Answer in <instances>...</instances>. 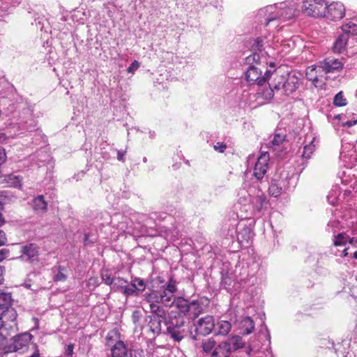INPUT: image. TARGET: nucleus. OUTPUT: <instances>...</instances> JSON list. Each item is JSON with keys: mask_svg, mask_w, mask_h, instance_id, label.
Here are the masks:
<instances>
[{"mask_svg": "<svg viewBox=\"0 0 357 357\" xmlns=\"http://www.w3.org/2000/svg\"><path fill=\"white\" fill-rule=\"evenodd\" d=\"M5 180L11 187L20 188L22 185L21 179L19 178V176L14 174H8L6 176Z\"/></svg>", "mask_w": 357, "mask_h": 357, "instance_id": "28", "label": "nucleus"}, {"mask_svg": "<svg viewBox=\"0 0 357 357\" xmlns=\"http://www.w3.org/2000/svg\"><path fill=\"white\" fill-rule=\"evenodd\" d=\"M149 303L151 312L155 314L157 319H159L162 321L165 320V311L161 306L158 305L159 303H157L156 302H152Z\"/></svg>", "mask_w": 357, "mask_h": 357, "instance_id": "21", "label": "nucleus"}, {"mask_svg": "<svg viewBox=\"0 0 357 357\" xmlns=\"http://www.w3.org/2000/svg\"><path fill=\"white\" fill-rule=\"evenodd\" d=\"M6 199L3 192L0 191V206H1Z\"/></svg>", "mask_w": 357, "mask_h": 357, "instance_id": "51", "label": "nucleus"}, {"mask_svg": "<svg viewBox=\"0 0 357 357\" xmlns=\"http://www.w3.org/2000/svg\"><path fill=\"white\" fill-rule=\"evenodd\" d=\"M3 321H2V315L0 314V336H2L3 338H6L10 335V333L7 328L3 326Z\"/></svg>", "mask_w": 357, "mask_h": 357, "instance_id": "37", "label": "nucleus"}, {"mask_svg": "<svg viewBox=\"0 0 357 357\" xmlns=\"http://www.w3.org/2000/svg\"><path fill=\"white\" fill-rule=\"evenodd\" d=\"M84 243L85 244H88L89 243V236L88 234H84Z\"/></svg>", "mask_w": 357, "mask_h": 357, "instance_id": "55", "label": "nucleus"}, {"mask_svg": "<svg viewBox=\"0 0 357 357\" xmlns=\"http://www.w3.org/2000/svg\"><path fill=\"white\" fill-rule=\"evenodd\" d=\"M10 251L6 248L0 250V262L6 259L9 255Z\"/></svg>", "mask_w": 357, "mask_h": 357, "instance_id": "42", "label": "nucleus"}, {"mask_svg": "<svg viewBox=\"0 0 357 357\" xmlns=\"http://www.w3.org/2000/svg\"><path fill=\"white\" fill-rule=\"evenodd\" d=\"M254 46L255 50L259 52V54H260L261 56L266 57L275 56L273 48L271 47L265 37L257 38L255 41Z\"/></svg>", "mask_w": 357, "mask_h": 357, "instance_id": "9", "label": "nucleus"}, {"mask_svg": "<svg viewBox=\"0 0 357 357\" xmlns=\"http://www.w3.org/2000/svg\"><path fill=\"white\" fill-rule=\"evenodd\" d=\"M122 291L126 296H131L136 291V289L132 286V284L131 286H129L128 284H126Z\"/></svg>", "mask_w": 357, "mask_h": 357, "instance_id": "39", "label": "nucleus"}, {"mask_svg": "<svg viewBox=\"0 0 357 357\" xmlns=\"http://www.w3.org/2000/svg\"><path fill=\"white\" fill-rule=\"evenodd\" d=\"M162 320L157 319L156 317H151L149 322V330L154 334H158L161 331Z\"/></svg>", "mask_w": 357, "mask_h": 357, "instance_id": "24", "label": "nucleus"}, {"mask_svg": "<svg viewBox=\"0 0 357 357\" xmlns=\"http://www.w3.org/2000/svg\"><path fill=\"white\" fill-rule=\"evenodd\" d=\"M312 137V139L309 142L308 144H306L304 146L303 152L302 154V156L305 158H310L311 155L314 153L315 151L317 144L318 142L316 141V137L310 136Z\"/></svg>", "mask_w": 357, "mask_h": 357, "instance_id": "20", "label": "nucleus"}, {"mask_svg": "<svg viewBox=\"0 0 357 357\" xmlns=\"http://www.w3.org/2000/svg\"><path fill=\"white\" fill-rule=\"evenodd\" d=\"M248 61H250L251 57H248Z\"/></svg>", "mask_w": 357, "mask_h": 357, "instance_id": "61", "label": "nucleus"}, {"mask_svg": "<svg viewBox=\"0 0 357 357\" xmlns=\"http://www.w3.org/2000/svg\"><path fill=\"white\" fill-rule=\"evenodd\" d=\"M140 66V63L135 60L131 64L130 66L127 69V72L128 73H134L135 71H136Z\"/></svg>", "mask_w": 357, "mask_h": 357, "instance_id": "40", "label": "nucleus"}, {"mask_svg": "<svg viewBox=\"0 0 357 357\" xmlns=\"http://www.w3.org/2000/svg\"><path fill=\"white\" fill-rule=\"evenodd\" d=\"M348 236L344 233H340L334 236L333 245L336 247L344 245L348 240Z\"/></svg>", "mask_w": 357, "mask_h": 357, "instance_id": "30", "label": "nucleus"}, {"mask_svg": "<svg viewBox=\"0 0 357 357\" xmlns=\"http://www.w3.org/2000/svg\"><path fill=\"white\" fill-rule=\"evenodd\" d=\"M102 278L105 284L110 285L112 287L114 278H112L111 275L108 273H103L102 275Z\"/></svg>", "mask_w": 357, "mask_h": 357, "instance_id": "41", "label": "nucleus"}, {"mask_svg": "<svg viewBox=\"0 0 357 357\" xmlns=\"http://www.w3.org/2000/svg\"><path fill=\"white\" fill-rule=\"evenodd\" d=\"M216 342L213 337L204 340L202 344V347L204 352H210L215 348Z\"/></svg>", "mask_w": 357, "mask_h": 357, "instance_id": "29", "label": "nucleus"}, {"mask_svg": "<svg viewBox=\"0 0 357 357\" xmlns=\"http://www.w3.org/2000/svg\"><path fill=\"white\" fill-rule=\"evenodd\" d=\"M259 59V54H257V53H255L252 56V59L254 61H257V59L258 60Z\"/></svg>", "mask_w": 357, "mask_h": 357, "instance_id": "54", "label": "nucleus"}, {"mask_svg": "<svg viewBox=\"0 0 357 357\" xmlns=\"http://www.w3.org/2000/svg\"><path fill=\"white\" fill-rule=\"evenodd\" d=\"M345 6L340 1H333L330 4L326 2V11L323 17L331 21H338L345 15Z\"/></svg>", "mask_w": 357, "mask_h": 357, "instance_id": "5", "label": "nucleus"}, {"mask_svg": "<svg viewBox=\"0 0 357 357\" xmlns=\"http://www.w3.org/2000/svg\"><path fill=\"white\" fill-rule=\"evenodd\" d=\"M6 158L4 149L0 146V166L5 162Z\"/></svg>", "mask_w": 357, "mask_h": 357, "instance_id": "46", "label": "nucleus"}, {"mask_svg": "<svg viewBox=\"0 0 357 357\" xmlns=\"http://www.w3.org/2000/svg\"><path fill=\"white\" fill-rule=\"evenodd\" d=\"M231 328V324L227 321H220L217 324L216 334L220 335H227Z\"/></svg>", "mask_w": 357, "mask_h": 357, "instance_id": "22", "label": "nucleus"}, {"mask_svg": "<svg viewBox=\"0 0 357 357\" xmlns=\"http://www.w3.org/2000/svg\"><path fill=\"white\" fill-rule=\"evenodd\" d=\"M7 242V238L5 232L0 229V247L6 245Z\"/></svg>", "mask_w": 357, "mask_h": 357, "instance_id": "43", "label": "nucleus"}, {"mask_svg": "<svg viewBox=\"0 0 357 357\" xmlns=\"http://www.w3.org/2000/svg\"><path fill=\"white\" fill-rule=\"evenodd\" d=\"M128 284V281L120 278H116L114 279V282L112 284L111 288L114 290H119L125 287V286Z\"/></svg>", "mask_w": 357, "mask_h": 357, "instance_id": "33", "label": "nucleus"}, {"mask_svg": "<svg viewBox=\"0 0 357 357\" xmlns=\"http://www.w3.org/2000/svg\"><path fill=\"white\" fill-rule=\"evenodd\" d=\"M353 242H354V238H351V239L349 240V243H353Z\"/></svg>", "mask_w": 357, "mask_h": 357, "instance_id": "59", "label": "nucleus"}, {"mask_svg": "<svg viewBox=\"0 0 357 357\" xmlns=\"http://www.w3.org/2000/svg\"><path fill=\"white\" fill-rule=\"evenodd\" d=\"M3 272H4V268L2 266H0V284L3 280Z\"/></svg>", "mask_w": 357, "mask_h": 357, "instance_id": "52", "label": "nucleus"}, {"mask_svg": "<svg viewBox=\"0 0 357 357\" xmlns=\"http://www.w3.org/2000/svg\"><path fill=\"white\" fill-rule=\"evenodd\" d=\"M21 252L29 259H31L38 256V247L34 243H29L21 248Z\"/></svg>", "mask_w": 357, "mask_h": 357, "instance_id": "19", "label": "nucleus"}, {"mask_svg": "<svg viewBox=\"0 0 357 357\" xmlns=\"http://www.w3.org/2000/svg\"><path fill=\"white\" fill-rule=\"evenodd\" d=\"M3 223H4V220H3V217H2L1 213H0V226L3 225Z\"/></svg>", "mask_w": 357, "mask_h": 357, "instance_id": "56", "label": "nucleus"}, {"mask_svg": "<svg viewBox=\"0 0 357 357\" xmlns=\"http://www.w3.org/2000/svg\"><path fill=\"white\" fill-rule=\"evenodd\" d=\"M294 9L287 7L285 3L279 5H269L259 10V15L265 18V25H268L271 22L283 18L290 19L293 17Z\"/></svg>", "mask_w": 357, "mask_h": 357, "instance_id": "3", "label": "nucleus"}, {"mask_svg": "<svg viewBox=\"0 0 357 357\" xmlns=\"http://www.w3.org/2000/svg\"><path fill=\"white\" fill-rule=\"evenodd\" d=\"M140 318V312L139 311L135 310L133 312L132 315V319L134 323H136L139 321Z\"/></svg>", "mask_w": 357, "mask_h": 357, "instance_id": "47", "label": "nucleus"}, {"mask_svg": "<svg viewBox=\"0 0 357 357\" xmlns=\"http://www.w3.org/2000/svg\"><path fill=\"white\" fill-rule=\"evenodd\" d=\"M285 182L284 179H273L269 187L270 194L275 197H278L285 188Z\"/></svg>", "mask_w": 357, "mask_h": 357, "instance_id": "16", "label": "nucleus"}, {"mask_svg": "<svg viewBox=\"0 0 357 357\" xmlns=\"http://www.w3.org/2000/svg\"><path fill=\"white\" fill-rule=\"evenodd\" d=\"M269 161L268 153H263L258 158L254 167L253 175L257 180H261L267 172Z\"/></svg>", "mask_w": 357, "mask_h": 357, "instance_id": "8", "label": "nucleus"}, {"mask_svg": "<svg viewBox=\"0 0 357 357\" xmlns=\"http://www.w3.org/2000/svg\"><path fill=\"white\" fill-rule=\"evenodd\" d=\"M73 349H74L73 344H68L66 347V350H65L66 355L69 357H71L73 354Z\"/></svg>", "mask_w": 357, "mask_h": 357, "instance_id": "45", "label": "nucleus"}, {"mask_svg": "<svg viewBox=\"0 0 357 357\" xmlns=\"http://www.w3.org/2000/svg\"><path fill=\"white\" fill-rule=\"evenodd\" d=\"M229 354L227 348L222 342L212 351L211 357H229Z\"/></svg>", "mask_w": 357, "mask_h": 357, "instance_id": "23", "label": "nucleus"}, {"mask_svg": "<svg viewBox=\"0 0 357 357\" xmlns=\"http://www.w3.org/2000/svg\"><path fill=\"white\" fill-rule=\"evenodd\" d=\"M199 308H197V310L192 309V310H194V311H195V312H194V313H195V315H197V314H198V313H197V312H196V311H197V310H198V312H200V310H199Z\"/></svg>", "mask_w": 357, "mask_h": 357, "instance_id": "57", "label": "nucleus"}, {"mask_svg": "<svg viewBox=\"0 0 357 357\" xmlns=\"http://www.w3.org/2000/svg\"><path fill=\"white\" fill-rule=\"evenodd\" d=\"M132 284L135 287L136 291H144L145 289V284L143 280L139 278H135L132 281Z\"/></svg>", "mask_w": 357, "mask_h": 357, "instance_id": "35", "label": "nucleus"}, {"mask_svg": "<svg viewBox=\"0 0 357 357\" xmlns=\"http://www.w3.org/2000/svg\"><path fill=\"white\" fill-rule=\"evenodd\" d=\"M17 312L11 306L8 307L5 311V313L2 315V319H5L7 321H14L17 319Z\"/></svg>", "mask_w": 357, "mask_h": 357, "instance_id": "31", "label": "nucleus"}, {"mask_svg": "<svg viewBox=\"0 0 357 357\" xmlns=\"http://www.w3.org/2000/svg\"><path fill=\"white\" fill-rule=\"evenodd\" d=\"M175 303L179 312L184 314L192 311V309L197 310V308H200V306L197 302L193 301L189 303L186 299L182 297H178L177 299H175Z\"/></svg>", "mask_w": 357, "mask_h": 357, "instance_id": "13", "label": "nucleus"}, {"mask_svg": "<svg viewBox=\"0 0 357 357\" xmlns=\"http://www.w3.org/2000/svg\"><path fill=\"white\" fill-rule=\"evenodd\" d=\"M343 33H351L353 35H357V25L353 22L347 23L342 26Z\"/></svg>", "mask_w": 357, "mask_h": 357, "instance_id": "32", "label": "nucleus"}, {"mask_svg": "<svg viewBox=\"0 0 357 357\" xmlns=\"http://www.w3.org/2000/svg\"><path fill=\"white\" fill-rule=\"evenodd\" d=\"M245 78L250 84L261 86L267 81L268 71L262 75V71L259 68L250 66L245 73Z\"/></svg>", "mask_w": 357, "mask_h": 357, "instance_id": "6", "label": "nucleus"}, {"mask_svg": "<svg viewBox=\"0 0 357 357\" xmlns=\"http://www.w3.org/2000/svg\"><path fill=\"white\" fill-rule=\"evenodd\" d=\"M268 83L269 89L262 93L264 99L270 100L275 91L282 90L284 94L294 92L298 86V78L295 73H289L284 68H278L273 72L268 71Z\"/></svg>", "mask_w": 357, "mask_h": 357, "instance_id": "1", "label": "nucleus"}, {"mask_svg": "<svg viewBox=\"0 0 357 357\" xmlns=\"http://www.w3.org/2000/svg\"><path fill=\"white\" fill-rule=\"evenodd\" d=\"M316 70V67L310 66L307 68L306 75L309 79L312 80L313 82H317L318 79L317 77H314L312 73Z\"/></svg>", "mask_w": 357, "mask_h": 357, "instance_id": "38", "label": "nucleus"}, {"mask_svg": "<svg viewBox=\"0 0 357 357\" xmlns=\"http://www.w3.org/2000/svg\"><path fill=\"white\" fill-rule=\"evenodd\" d=\"M254 208L257 211H261L266 204V198L263 195H258L252 200Z\"/></svg>", "mask_w": 357, "mask_h": 357, "instance_id": "27", "label": "nucleus"}, {"mask_svg": "<svg viewBox=\"0 0 357 357\" xmlns=\"http://www.w3.org/2000/svg\"><path fill=\"white\" fill-rule=\"evenodd\" d=\"M226 148L227 146L224 144L217 143V144L214 146L215 150L218 151L220 153H223Z\"/></svg>", "mask_w": 357, "mask_h": 357, "instance_id": "44", "label": "nucleus"}, {"mask_svg": "<svg viewBox=\"0 0 357 357\" xmlns=\"http://www.w3.org/2000/svg\"><path fill=\"white\" fill-rule=\"evenodd\" d=\"M343 63L338 59L328 58L321 63V68L326 73H333L341 70Z\"/></svg>", "mask_w": 357, "mask_h": 357, "instance_id": "14", "label": "nucleus"}, {"mask_svg": "<svg viewBox=\"0 0 357 357\" xmlns=\"http://www.w3.org/2000/svg\"><path fill=\"white\" fill-rule=\"evenodd\" d=\"M251 349H250L248 351V354H250V351H251Z\"/></svg>", "mask_w": 357, "mask_h": 357, "instance_id": "60", "label": "nucleus"}, {"mask_svg": "<svg viewBox=\"0 0 357 357\" xmlns=\"http://www.w3.org/2000/svg\"><path fill=\"white\" fill-rule=\"evenodd\" d=\"M125 154H126V151H117V159L119 161H123V157H124Z\"/></svg>", "mask_w": 357, "mask_h": 357, "instance_id": "49", "label": "nucleus"}, {"mask_svg": "<svg viewBox=\"0 0 357 357\" xmlns=\"http://www.w3.org/2000/svg\"><path fill=\"white\" fill-rule=\"evenodd\" d=\"M10 354L11 353L9 351L3 352L2 354H0V357H9Z\"/></svg>", "mask_w": 357, "mask_h": 357, "instance_id": "53", "label": "nucleus"}, {"mask_svg": "<svg viewBox=\"0 0 357 357\" xmlns=\"http://www.w3.org/2000/svg\"><path fill=\"white\" fill-rule=\"evenodd\" d=\"M176 291V282L171 278L166 287L160 291H151L150 293H146L144 298L147 303L156 302L170 307L175 303L174 294Z\"/></svg>", "mask_w": 357, "mask_h": 357, "instance_id": "2", "label": "nucleus"}, {"mask_svg": "<svg viewBox=\"0 0 357 357\" xmlns=\"http://www.w3.org/2000/svg\"><path fill=\"white\" fill-rule=\"evenodd\" d=\"M184 321H181L179 325H169L167 332L170 337L176 342H180L186 335V331L183 328Z\"/></svg>", "mask_w": 357, "mask_h": 357, "instance_id": "11", "label": "nucleus"}, {"mask_svg": "<svg viewBox=\"0 0 357 357\" xmlns=\"http://www.w3.org/2000/svg\"><path fill=\"white\" fill-rule=\"evenodd\" d=\"M32 208L37 214H43L47 211V203L43 195H38L32 200Z\"/></svg>", "mask_w": 357, "mask_h": 357, "instance_id": "15", "label": "nucleus"}, {"mask_svg": "<svg viewBox=\"0 0 357 357\" xmlns=\"http://www.w3.org/2000/svg\"><path fill=\"white\" fill-rule=\"evenodd\" d=\"M242 327L244 328V333L248 335L251 333L255 328L254 321L250 317H245L242 321Z\"/></svg>", "mask_w": 357, "mask_h": 357, "instance_id": "26", "label": "nucleus"}, {"mask_svg": "<svg viewBox=\"0 0 357 357\" xmlns=\"http://www.w3.org/2000/svg\"><path fill=\"white\" fill-rule=\"evenodd\" d=\"M68 278V270L66 267L59 266L57 268V273L54 277L56 282H64Z\"/></svg>", "mask_w": 357, "mask_h": 357, "instance_id": "25", "label": "nucleus"}, {"mask_svg": "<svg viewBox=\"0 0 357 357\" xmlns=\"http://www.w3.org/2000/svg\"><path fill=\"white\" fill-rule=\"evenodd\" d=\"M34 347L36 349L35 352L31 356H30L29 357H40V354H39V351L38 349V346L36 344H35Z\"/></svg>", "mask_w": 357, "mask_h": 357, "instance_id": "50", "label": "nucleus"}, {"mask_svg": "<svg viewBox=\"0 0 357 357\" xmlns=\"http://www.w3.org/2000/svg\"><path fill=\"white\" fill-rule=\"evenodd\" d=\"M357 124V119L352 120V121H347L344 123H343V126H347V127H351L353 126H355Z\"/></svg>", "mask_w": 357, "mask_h": 357, "instance_id": "48", "label": "nucleus"}, {"mask_svg": "<svg viewBox=\"0 0 357 357\" xmlns=\"http://www.w3.org/2000/svg\"><path fill=\"white\" fill-rule=\"evenodd\" d=\"M333 104L337 107H342L347 105V100L344 98L342 91L335 95L333 100Z\"/></svg>", "mask_w": 357, "mask_h": 357, "instance_id": "34", "label": "nucleus"}, {"mask_svg": "<svg viewBox=\"0 0 357 357\" xmlns=\"http://www.w3.org/2000/svg\"><path fill=\"white\" fill-rule=\"evenodd\" d=\"M229 354L245 347V342L238 335H233L226 341L222 342Z\"/></svg>", "mask_w": 357, "mask_h": 357, "instance_id": "12", "label": "nucleus"}, {"mask_svg": "<svg viewBox=\"0 0 357 357\" xmlns=\"http://www.w3.org/2000/svg\"><path fill=\"white\" fill-rule=\"evenodd\" d=\"M13 298L9 293L0 292V314L3 315L8 309L11 306Z\"/></svg>", "mask_w": 357, "mask_h": 357, "instance_id": "18", "label": "nucleus"}, {"mask_svg": "<svg viewBox=\"0 0 357 357\" xmlns=\"http://www.w3.org/2000/svg\"><path fill=\"white\" fill-rule=\"evenodd\" d=\"M284 139L285 136L284 135L275 134L271 141V144L274 146H279L284 141Z\"/></svg>", "mask_w": 357, "mask_h": 357, "instance_id": "36", "label": "nucleus"}, {"mask_svg": "<svg viewBox=\"0 0 357 357\" xmlns=\"http://www.w3.org/2000/svg\"><path fill=\"white\" fill-rule=\"evenodd\" d=\"M349 40L347 33H342L335 40L333 50L335 53H342L346 48Z\"/></svg>", "mask_w": 357, "mask_h": 357, "instance_id": "17", "label": "nucleus"}, {"mask_svg": "<svg viewBox=\"0 0 357 357\" xmlns=\"http://www.w3.org/2000/svg\"><path fill=\"white\" fill-rule=\"evenodd\" d=\"M354 257L357 259V251L354 252Z\"/></svg>", "mask_w": 357, "mask_h": 357, "instance_id": "58", "label": "nucleus"}, {"mask_svg": "<svg viewBox=\"0 0 357 357\" xmlns=\"http://www.w3.org/2000/svg\"><path fill=\"white\" fill-rule=\"evenodd\" d=\"M215 328V320L213 316L206 315L200 318L195 325V332L197 335H206Z\"/></svg>", "mask_w": 357, "mask_h": 357, "instance_id": "7", "label": "nucleus"}, {"mask_svg": "<svg viewBox=\"0 0 357 357\" xmlns=\"http://www.w3.org/2000/svg\"><path fill=\"white\" fill-rule=\"evenodd\" d=\"M32 335L29 333H24L15 336L13 340V349L14 351H24L27 349L32 339Z\"/></svg>", "mask_w": 357, "mask_h": 357, "instance_id": "10", "label": "nucleus"}, {"mask_svg": "<svg viewBox=\"0 0 357 357\" xmlns=\"http://www.w3.org/2000/svg\"><path fill=\"white\" fill-rule=\"evenodd\" d=\"M356 144H357V140H356Z\"/></svg>", "mask_w": 357, "mask_h": 357, "instance_id": "62", "label": "nucleus"}, {"mask_svg": "<svg viewBox=\"0 0 357 357\" xmlns=\"http://www.w3.org/2000/svg\"><path fill=\"white\" fill-rule=\"evenodd\" d=\"M302 11L307 15L321 17L326 11L325 0H303Z\"/></svg>", "mask_w": 357, "mask_h": 357, "instance_id": "4", "label": "nucleus"}]
</instances>
